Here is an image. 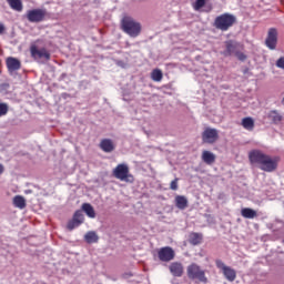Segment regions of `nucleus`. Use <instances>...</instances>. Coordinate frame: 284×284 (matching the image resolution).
Masks as SVG:
<instances>
[{
	"label": "nucleus",
	"instance_id": "2",
	"mask_svg": "<svg viewBox=\"0 0 284 284\" xmlns=\"http://www.w3.org/2000/svg\"><path fill=\"white\" fill-rule=\"evenodd\" d=\"M120 26L121 30L124 31V33L132 39H136V37H139L141 34V31L143 30L141 22L136 21L130 16H124L121 19Z\"/></svg>",
	"mask_w": 284,
	"mask_h": 284
},
{
	"label": "nucleus",
	"instance_id": "23",
	"mask_svg": "<svg viewBox=\"0 0 284 284\" xmlns=\"http://www.w3.org/2000/svg\"><path fill=\"white\" fill-rule=\"evenodd\" d=\"M84 241L89 244L92 243H99V235H97V232L94 231H89L85 235H84Z\"/></svg>",
	"mask_w": 284,
	"mask_h": 284
},
{
	"label": "nucleus",
	"instance_id": "27",
	"mask_svg": "<svg viewBox=\"0 0 284 284\" xmlns=\"http://www.w3.org/2000/svg\"><path fill=\"white\" fill-rule=\"evenodd\" d=\"M72 219L80 225L83 224V221H85V217L83 216V212L81 210L75 211Z\"/></svg>",
	"mask_w": 284,
	"mask_h": 284
},
{
	"label": "nucleus",
	"instance_id": "8",
	"mask_svg": "<svg viewBox=\"0 0 284 284\" xmlns=\"http://www.w3.org/2000/svg\"><path fill=\"white\" fill-rule=\"evenodd\" d=\"M174 256H176V253L174 252V248L170 246L161 247L158 252V258H160L162 263H170V261H174Z\"/></svg>",
	"mask_w": 284,
	"mask_h": 284
},
{
	"label": "nucleus",
	"instance_id": "30",
	"mask_svg": "<svg viewBox=\"0 0 284 284\" xmlns=\"http://www.w3.org/2000/svg\"><path fill=\"white\" fill-rule=\"evenodd\" d=\"M79 224L77 221H74L73 219L71 221L68 222L67 227L68 230H70V232H72V230H74V227H79Z\"/></svg>",
	"mask_w": 284,
	"mask_h": 284
},
{
	"label": "nucleus",
	"instance_id": "31",
	"mask_svg": "<svg viewBox=\"0 0 284 284\" xmlns=\"http://www.w3.org/2000/svg\"><path fill=\"white\" fill-rule=\"evenodd\" d=\"M170 190L176 191L179 190V178H175L171 184H170Z\"/></svg>",
	"mask_w": 284,
	"mask_h": 284
},
{
	"label": "nucleus",
	"instance_id": "13",
	"mask_svg": "<svg viewBox=\"0 0 284 284\" xmlns=\"http://www.w3.org/2000/svg\"><path fill=\"white\" fill-rule=\"evenodd\" d=\"M6 63L9 72H17V70H21V61L17 58L10 57L7 59Z\"/></svg>",
	"mask_w": 284,
	"mask_h": 284
},
{
	"label": "nucleus",
	"instance_id": "17",
	"mask_svg": "<svg viewBox=\"0 0 284 284\" xmlns=\"http://www.w3.org/2000/svg\"><path fill=\"white\" fill-rule=\"evenodd\" d=\"M222 272L226 281H230V283H233V281H236V271H234V268L226 266V268H224Z\"/></svg>",
	"mask_w": 284,
	"mask_h": 284
},
{
	"label": "nucleus",
	"instance_id": "29",
	"mask_svg": "<svg viewBox=\"0 0 284 284\" xmlns=\"http://www.w3.org/2000/svg\"><path fill=\"white\" fill-rule=\"evenodd\" d=\"M8 104L7 103H0V116H6L8 114Z\"/></svg>",
	"mask_w": 284,
	"mask_h": 284
},
{
	"label": "nucleus",
	"instance_id": "7",
	"mask_svg": "<svg viewBox=\"0 0 284 284\" xmlns=\"http://www.w3.org/2000/svg\"><path fill=\"white\" fill-rule=\"evenodd\" d=\"M202 141L209 145L216 143V141H219V130L212 128L204 129L202 132Z\"/></svg>",
	"mask_w": 284,
	"mask_h": 284
},
{
	"label": "nucleus",
	"instance_id": "28",
	"mask_svg": "<svg viewBox=\"0 0 284 284\" xmlns=\"http://www.w3.org/2000/svg\"><path fill=\"white\" fill-rule=\"evenodd\" d=\"M205 7V0H195V2L193 3V9L199 11L201 10V8Z\"/></svg>",
	"mask_w": 284,
	"mask_h": 284
},
{
	"label": "nucleus",
	"instance_id": "6",
	"mask_svg": "<svg viewBox=\"0 0 284 284\" xmlns=\"http://www.w3.org/2000/svg\"><path fill=\"white\" fill-rule=\"evenodd\" d=\"M45 14H48L45 9H32L27 12V19L30 23H41L45 21Z\"/></svg>",
	"mask_w": 284,
	"mask_h": 284
},
{
	"label": "nucleus",
	"instance_id": "22",
	"mask_svg": "<svg viewBox=\"0 0 284 284\" xmlns=\"http://www.w3.org/2000/svg\"><path fill=\"white\" fill-rule=\"evenodd\" d=\"M13 205L14 207H19V210H24L27 203H26V197L22 195H16L13 197Z\"/></svg>",
	"mask_w": 284,
	"mask_h": 284
},
{
	"label": "nucleus",
	"instance_id": "16",
	"mask_svg": "<svg viewBox=\"0 0 284 284\" xmlns=\"http://www.w3.org/2000/svg\"><path fill=\"white\" fill-rule=\"evenodd\" d=\"M187 197L185 195H176L175 196V206L178 210H185L187 209Z\"/></svg>",
	"mask_w": 284,
	"mask_h": 284
},
{
	"label": "nucleus",
	"instance_id": "21",
	"mask_svg": "<svg viewBox=\"0 0 284 284\" xmlns=\"http://www.w3.org/2000/svg\"><path fill=\"white\" fill-rule=\"evenodd\" d=\"M241 215L243 216V219H256V216H258L256 211L254 209H250V207L242 209Z\"/></svg>",
	"mask_w": 284,
	"mask_h": 284
},
{
	"label": "nucleus",
	"instance_id": "3",
	"mask_svg": "<svg viewBox=\"0 0 284 284\" xmlns=\"http://www.w3.org/2000/svg\"><path fill=\"white\" fill-rule=\"evenodd\" d=\"M236 23V17L232 13H222L217 16L213 22V28L221 30V32H227L232 26Z\"/></svg>",
	"mask_w": 284,
	"mask_h": 284
},
{
	"label": "nucleus",
	"instance_id": "24",
	"mask_svg": "<svg viewBox=\"0 0 284 284\" xmlns=\"http://www.w3.org/2000/svg\"><path fill=\"white\" fill-rule=\"evenodd\" d=\"M268 119H271L273 123L278 124L281 123V121H283V115H281L278 111L273 110V111H270Z\"/></svg>",
	"mask_w": 284,
	"mask_h": 284
},
{
	"label": "nucleus",
	"instance_id": "25",
	"mask_svg": "<svg viewBox=\"0 0 284 284\" xmlns=\"http://www.w3.org/2000/svg\"><path fill=\"white\" fill-rule=\"evenodd\" d=\"M242 126L244 128V130H248V132H252V130H254V119L252 118L242 119Z\"/></svg>",
	"mask_w": 284,
	"mask_h": 284
},
{
	"label": "nucleus",
	"instance_id": "34",
	"mask_svg": "<svg viewBox=\"0 0 284 284\" xmlns=\"http://www.w3.org/2000/svg\"><path fill=\"white\" fill-rule=\"evenodd\" d=\"M276 67L281 68V70H284V57H281L277 61H276Z\"/></svg>",
	"mask_w": 284,
	"mask_h": 284
},
{
	"label": "nucleus",
	"instance_id": "32",
	"mask_svg": "<svg viewBox=\"0 0 284 284\" xmlns=\"http://www.w3.org/2000/svg\"><path fill=\"white\" fill-rule=\"evenodd\" d=\"M215 265H216V267H217L219 270H222V272H223L225 268H227V266L225 265V263H223V261H221V260L215 261Z\"/></svg>",
	"mask_w": 284,
	"mask_h": 284
},
{
	"label": "nucleus",
	"instance_id": "11",
	"mask_svg": "<svg viewBox=\"0 0 284 284\" xmlns=\"http://www.w3.org/2000/svg\"><path fill=\"white\" fill-rule=\"evenodd\" d=\"M99 146L100 150H102V152H105L106 154H110V152H114V150H116L114 141L110 139H102Z\"/></svg>",
	"mask_w": 284,
	"mask_h": 284
},
{
	"label": "nucleus",
	"instance_id": "37",
	"mask_svg": "<svg viewBox=\"0 0 284 284\" xmlns=\"http://www.w3.org/2000/svg\"><path fill=\"white\" fill-rule=\"evenodd\" d=\"M4 170L3 164L0 163V176L3 174Z\"/></svg>",
	"mask_w": 284,
	"mask_h": 284
},
{
	"label": "nucleus",
	"instance_id": "26",
	"mask_svg": "<svg viewBox=\"0 0 284 284\" xmlns=\"http://www.w3.org/2000/svg\"><path fill=\"white\" fill-rule=\"evenodd\" d=\"M151 79L152 81H155V82L163 81V71H161V69H154L151 72Z\"/></svg>",
	"mask_w": 284,
	"mask_h": 284
},
{
	"label": "nucleus",
	"instance_id": "5",
	"mask_svg": "<svg viewBox=\"0 0 284 284\" xmlns=\"http://www.w3.org/2000/svg\"><path fill=\"white\" fill-rule=\"evenodd\" d=\"M186 274L191 281H199L200 283H207V276H205V270L196 263H192L186 268Z\"/></svg>",
	"mask_w": 284,
	"mask_h": 284
},
{
	"label": "nucleus",
	"instance_id": "9",
	"mask_svg": "<svg viewBox=\"0 0 284 284\" xmlns=\"http://www.w3.org/2000/svg\"><path fill=\"white\" fill-rule=\"evenodd\" d=\"M278 43V31L276 29L272 28L268 30L265 45L268 50H276V44Z\"/></svg>",
	"mask_w": 284,
	"mask_h": 284
},
{
	"label": "nucleus",
	"instance_id": "35",
	"mask_svg": "<svg viewBox=\"0 0 284 284\" xmlns=\"http://www.w3.org/2000/svg\"><path fill=\"white\" fill-rule=\"evenodd\" d=\"M8 90H10V84L9 83L0 84V92H8Z\"/></svg>",
	"mask_w": 284,
	"mask_h": 284
},
{
	"label": "nucleus",
	"instance_id": "4",
	"mask_svg": "<svg viewBox=\"0 0 284 284\" xmlns=\"http://www.w3.org/2000/svg\"><path fill=\"white\" fill-rule=\"evenodd\" d=\"M114 179L124 183H134V175L130 173V166L125 163L118 164L112 172Z\"/></svg>",
	"mask_w": 284,
	"mask_h": 284
},
{
	"label": "nucleus",
	"instance_id": "18",
	"mask_svg": "<svg viewBox=\"0 0 284 284\" xmlns=\"http://www.w3.org/2000/svg\"><path fill=\"white\" fill-rule=\"evenodd\" d=\"M7 3L10 6L11 10L16 12L23 11V2L21 0H7Z\"/></svg>",
	"mask_w": 284,
	"mask_h": 284
},
{
	"label": "nucleus",
	"instance_id": "12",
	"mask_svg": "<svg viewBox=\"0 0 284 284\" xmlns=\"http://www.w3.org/2000/svg\"><path fill=\"white\" fill-rule=\"evenodd\" d=\"M169 270H170L172 276H175V277L183 276L184 268H183V264L181 262L171 263L169 266Z\"/></svg>",
	"mask_w": 284,
	"mask_h": 284
},
{
	"label": "nucleus",
	"instance_id": "20",
	"mask_svg": "<svg viewBox=\"0 0 284 284\" xmlns=\"http://www.w3.org/2000/svg\"><path fill=\"white\" fill-rule=\"evenodd\" d=\"M82 210L89 216V219H95L97 217V212H94V207L90 203H83L82 204Z\"/></svg>",
	"mask_w": 284,
	"mask_h": 284
},
{
	"label": "nucleus",
	"instance_id": "19",
	"mask_svg": "<svg viewBox=\"0 0 284 284\" xmlns=\"http://www.w3.org/2000/svg\"><path fill=\"white\" fill-rule=\"evenodd\" d=\"M202 161L206 163L207 165H212L214 161H216V155L210 151H203L202 153Z\"/></svg>",
	"mask_w": 284,
	"mask_h": 284
},
{
	"label": "nucleus",
	"instance_id": "10",
	"mask_svg": "<svg viewBox=\"0 0 284 284\" xmlns=\"http://www.w3.org/2000/svg\"><path fill=\"white\" fill-rule=\"evenodd\" d=\"M30 52L32 59L36 61H38V59H45V61H50V51L45 48L39 49L37 45H32L30 48Z\"/></svg>",
	"mask_w": 284,
	"mask_h": 284
},
{
	"label": "nucleus",
	"instance_id": "33",
	"mask_svg": "<svg viewBox=\"0 0 284 284\" xmlns=\"http://www.w3.org/2000/svg\"><path fill=\"white\" fill-rule=\"evenodd\" d=\"M235 57L239 59V61H245V59H247V55L241 51L235 52Z\"/></svg>",
	"mask_w": 284,
	"mask_h": 284
},
{
	"label": "nucleus",
	"instance_id": "36",
	"mask_svg": "<svg viewBox=\"0 0 284 284\" xmlns=\"http://www.w3.org/2000/svg\"><path fill=\"white\" fill-rule=\"evenodd\" d=\"M3 32H6V26L0 22V34H3Z\"/></svg>",
	"mask_w": 284,
	"mask_h": 284
},
{
	"label": "nucleus",
	"instance_id": "1",
	"mask_svg": "<svg viewBox=\"0 0 284 284\" xmlns=\"http://www.w3.org/2000/svg\"><path fill=\"white\" fill-rule=\"evenodd\" d=\"M248 161L253 165H258L263 172H275L278 168V158H272L261 150H252L248 153Z\"/></svg>",
	"mask_w": 284,
	"mask_h": 284
},
{
	"label": "nucleus",
	"instance_id": "14",
	"mask_svg": "<svg viewBox=\"0 0 284 284\" xmlns=\"http://www.w3.org/2000/svg\"><path fill=\"white\" fill-rule=\"evenodd\" d=\"M226 50L222 53L224 57H232V54H236V50L239 49V43L233 40H229L225 42Z\"/></svg>",
	"mask_w": 284,
	"mask_h": 284
},
{
	"label": "nucleus",
	"instance_id": "15",
	"mask_svg": "<svg viewBox=\"0 0 284 284\" xmlns=\"http://www.w3.org/2000/svg\"><path fill=\"white\" fill-rule=\"evenodd\" d=\"M189 243L191 245H201L203 243L202 233L192 232L189 234Z\"/></svg>",
	"mask_w": 284,
	"mask_h": 284
}]
</instances>
